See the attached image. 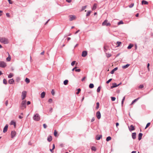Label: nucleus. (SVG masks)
Returning a JSON list of instances; mask_svg holds the SVG:
<instances>
[{"mask_svg": "<svg viewBox=\"0 0 153 153\" xmlns=\"http://www.w3.org/2000/svg\"><path fill=\"white\" fill-rule=\"evenodd\" d=\"M0 42L5 44H7L9 43L8 39L5 37H0Z\"/></svg>", "mask_w": 153, "mask_h": 153, "instance_id": "1", "label": "nucleus"}, {"mask_svg": "<svg viewBox=\"0 0 153 153\" xmlns=\"http://www.w3.org/2000/svg\"><path fill=\"white\" fill-rule=\"evenodd\" d=\"M33 120L36 121H39L40 119V115L36 113L34 114L33 117Z\"/></svg>", "mask_w": 153, "mask_h": 153, "instance_id": "2", "label": "nucleus"}, {"mask_svg": "<svg viewBox=\"0 0 153 153\" xmlns=\"http://www.w3.org/2000/svg\"><path fill=\"white\" fill-rule=\"evenodd\" d=\"M26 100H23L21 103V109H24L26 108Z\"/></svg>", "mask_w": 153, "mask_h": 153, "instance_id": "3", "label": "nucleus"}, {"mask_svg": "<svg viewBox=\"0 0 153 153\" xmlns=\"http://www.w3.org/2000/svg\"><path fill=\"white\" fill-rule=\"evenodd\" d=\"M103 26H110L111 24L109 22H108V20L106 19L102 23Z\"/></svg>", "mask_w": 153, "mask_h": 153, "instance_id": "4", "label": "nucleus"}, {"mask_svg": "<svg viewBox=\"0 0 153 153\" xmlns=\"http://www.w3.org/2000/svg\"><path fill=\"white\" fill-rule=\"evenodd\" d=\"M7 66L6 63L3 61H0V67L2 68H4Z\"/></svg>", "mask_w": 153, "mask_h": 153, "instance_id": "5", "label": "nucleus"}, {"mask_svg": "<svg viewBox=\"0 0 153 153\" xmlns=\"http://www.w3.org/2000/svg\"><path fill=\"white\" fill-rule=\"evenodd\" d=\"M26 92L25 91H22V100H23L26 97Z\"/></svg>", "mask_w": 153, "mask_h": 153, "instance_id": "6", "label": "nucleus"}, {"mask_svg": "<svg viewBox=\"0 0 153 153\" xmlns=\"http://www.w3.org/2000/svg\"><path fill=\"white\" fill-rule=\"evenodd\" d=\"M70 18L69 20L72 21L75 19L76 18V16L74 15H71L69 16Z\"/></svg>", "mask_w": 153, "mask_h": 153, "instance_id": "7", "label": "nucleus"}, {"mask_svg": "<svg viewBox=\"0 0 153 153\" xmlns=\"http://www.w3.org/2000/svg\"><path fill=\"white\" fill-rule=\"evenodd\" d=\"M96 116L98 119H100L101 117V115L100 111H98L97 112Z\"/></svg>", "mask_w": 153, "mask_h": 153, "instance_id": "8", "label": "nucleus"}, {"mask_svg": "<svg viewBox=\"0 0 153 153\" xmlns=\"http://www.w3.org/2000/svg\"><path fill=\"white\" fill-rule=\"evenodd\" d=\"M16 132L14 131H12L11 132V138H13L16 136Z\"/></svg>", "mask_w": 153, "mask_h": 153, "instance_id": "9", "label": "nucleus"}, {"mask_svg": "<svg viewBox=\"0 0 153 153\" xmlns=\"http://www.w3.org/2000/svg\"><path fill=\"white\" fill-rule=\"evenodd\" d=\"M8 126L7 124H6L5 127H4L3 130V132L4 133H5L6 132L7 130V128H8Z\"/></svg>", "mask_w": 153, "mask_h": 153, "instance_id": "10", "label": "nucleus"}, {"mask_svg": "<svg viewBox=\"0 0 153 153\" xmlns=\"http://www.w3.org/2000/svg\"><path fill=\"white\" fill-rule=\"evenodd\" d=\"M87 54V52L86 51H83L82 52V56L83 57H85Z\"/></svg>", "mask_w": 153, "mask_h": 153, "instance_id": "11", "label": "nucleus"}, {"mask_svg": "<svg viewBox=\"0 0 153 153\" xmlns=\"http://www.w3.org/2000/svg\"><path fill=\"white\" fill-rule=\"evenodd\" d=\"M10 124L13 125L14 127H15L16 126V123L14 120H12L10 123Z\"/></svg>", "mask_w": 153, "mask_h": 153, "instance_id": "12", "label": "nucleus"}, {"mask_svg": "<svg viewBox=\"0 0 153 153\" xmlns=\"http://www.w3.org/2000/svg\"><path fill=\"white\" fill-rule=\"evenodd\" d=\"M118 86L116 83H113L112 84V85L111 86V88H114Z\"/></svg>", "mask_w": 153, "mask_h": 153, "instance_id": "13", "label": "nucleus"}, {"mask_svg": "<svg viewBox=\"0 0 153 153\" xmlns=\"http://www.w3.org/2000/svg\"><path fill=\"white\" fill-rule=\"evenodd\" d=\"M142 136V133H140L139 134L138 139L139 140H141Z\"/></svg>", "mask_w": 153, "mask_h": 153, "instance_id": "14", "label": "nucleus"}, {"mask_svg": "<svg viewBox=\"0 0 153 153\" xmlns=\"http://www.w3.org/2000/svg\"><path fill=\"white\" fill-rule=\"evenodd\" d=\"M136 133L135 132L133 133L132 134V137L133 139H135L136 138Z\"/></svg>", "mask_w": 153, "mask_h": 153, "instance_id": "15", "label": "nucleus"}, {"mask_svg": "<svg viewBox=\"0 0 153 153\" xmlns=\"http://www.w3.org/2000/svg\"><path fill=\"white\" fill-rule=\"evenodd\" d=\"M129 129L130 131H132L135 129L134 127L132 125H131L130 126V128H129Z\"/></svg>", "mask_w": 153, "mask_h": 153, "instance_id": "16", "label": "nucleus"}, {"mask_svg": "<svg viewBox=\"0 0 153 153\" xmlns=\"http://www.w3.org/2000/svg\"><path fill=\"white\" fill-rule=\"evenodd\" d=\"M45 92H43L41 94V97L42 98H44L45 96Z\"/></svg>", "mask_w": 153, "mask_h": 153, "instance_id": "17", "label": "nucleus"}, {"mask_svg": "<svg viewBox=\"0 0 153 153\" xmlns=\"http://www.w3.org/2000/svg\"><path fill=\"white\" fill-rule=\"evenodd\" d=\"M8 54V57L6 58V60L7 61H10L11 60V56L8 53H7Z\"/></svg>", "mask_w": 153, "mask_h": 153, "instance_id": "18", "label": "nucleus"}, {"mask_svg": "<svg viewBox=\"0 0 153 153\" xmlns=\"http://www.w3.org/2000/svg\"><path fill=\"white\" fill-rule=\"evenodd\" d=\"M52 140V137L51 136H49L47 138V140L49 142H51Z\"/></svg>", "mask_w": 153, "mask_h": 153, "instance_id": "19", "label": "nucleus"}, {"mask_svg": "<svg viewBox=\"0 0 153 153\" xmlns=\"http://www.w3.org/2000/svg\"><path fill=\"white\" fill-rule=\"evenodd\" d=\"M118 68L117 67H116L113 69L111 71L110 73L111 74H113L114 72V71H116L117 69Z\"/></svg>", "mask_w": 153, "mask_h": 153, "instance_id": "20", "label": "nucleus"}, {"mask_svg": "<svg viewBox=\"0 0 153 153\" xmlns=\"http://www.w3.org/2000/svg\"><path fill=\"white\" fill-rule=\"evenodd\" d=\"M14 82V80L13 79H10L8 81V83L10 84H12Z\"/></svg>", "mask_w": 153, "mask_h": 153, "instance_id": "21", "label": "nucleus"}, {"mask_svg": "<svg viewBox=\"0 0 153 153\" xmlns=\"http://www.w3.org/2000/svg\"><path fill=\"white\" fill-rule=\"evenodd\" d=\"M140 99V98L139 97H138L137 98V99H135L134 100H133L131 104V105H132L133 104H134V102H136V101H137L139 99Z\"/></svg>", "mask_w": 153, "mask_h": 153, "instance_id": "22", "label": "nucleus"}, {"mask_svg": "<svg viewBox=\"0 0 153 153\" xmlns=\"http://www.w3.org/2000/svg\"><path fill=\"white\" fill-rule=\"evenodd\" d=\"M129 65H130V64H127L126 65L123 66L122 67L123 69H126V68H128L129 66Z\"/></svg>", "mask_w": 153, "mask_h": 153, "instance_id": "23", "label": "nucleus"}, {"mask_svg": "<svg viewBox=\"0 0 153 153\" xmlns=\"http://www.w3.org/2000/svg\"><path fill=\"white\" fill-rule=\"evenodd\" d=\"M97 4H94L92 7V10H95L97 8Z\"/></svg>", "mask_w": 153, "mask_h": 153, "instance_id": "24", "label": "nucleus"}, {"mask_svg": "<svg viewBox=\"0 0 153 153\" xmlns=\"http://www.w3.org/2000/svg\"><path fill=\"white\" fill-rule=\"evenodd\" d=\"M102 137V135L97 136L96 137V139L97 140H99Z\"/></svg>", "mask_w": 153, "mask_h": 153, "instance_id": "25", "label": "nucleus"}, {"mask_svg": "<svg viewBox=\"0 0 153 153\" xmlns=\"http://www.w3.org/2000/svg\"><path fill=\"white\" fill-rule=\"evenodd\" d=\"M134 45L133 44H130L127 47L128 49H130L133 47Z\"/></svg>", "mask_w": 153, "mask_h": 153, "instance_id": "26", "label": "nucleus"}, {"mask_svg": "<svg viewBox=\"0 0 153 153\" xmlns=\"http://www.w3.org/2000/svg\"><path fill=\"white\" fill-rule=\"evenodd\" d=\"M25 81L27 83H28L30 82V80L28 78H26Z\"/></svg>", "mask_w": 153, "mask_h": 153, "instance_id": "27", "label": "nucleus"}, {"mask_svg": "<svg viewBox=\"0 0 153 153\" xmlns=\"http://www.w3.org/2000/svg\"><path fill=\"white\" fill-rule=\"evenodd\" d=\"M68 80L66 79L64 81V82H63L64 84L65 85H66L68 84Z\"/></svg>", "mask_w": 153, "mask_h": 153, "instance_id": "28", "label": "nucleus"}, {"mask_svg": "<svg viewBox=\"0 0 153 153\" xmlns=\"http://www.w3.org/2000/svg\"><path fill=\"white\" fill-rule=\"evenodd\" d=\"M94 87V85L92 83H91L89 85V88H92Z\"/></svg>", "mask_w": 153, "mask_h": 153, "instance_id": "29", "label": "nucleus"}, {"mask_svg": "<svg viewBox=\"0 0 153 153\" xmlns=\"http://www.w3.org/2000/svg\"><path fill=\"white\" fill-rule=\"evenodd\" d=\"M13 74L12 73H10L8 76V78H11L13 76Z\"/></svg>", "mask_w": 153, "mask_h": 153, "instance_id": "30", "label": "nucleus"}, {"mask_svg": "<svg viewBox=\"0 0 153 153\" xmlns=\"http://www.w3.org/2000/svg\"><path fill=\"white\" fill-rule=\"evenodd\" d=\"M111 137L110 136H108L107 137L106 139V140L107 141H109L111 140Z\"/></svg>", "mask_w": 153, "mask_h": 153, "instance_id": "31", "label": "nucleus"}, {"mask_svg": "<svg viewBox=\"0 0 153 153\" xmlns=\"http://www.w3.org/2000/svg\"><path fill=\"white\" fill-rule=\"evenodd\" d=\"M106 56L108 58L110 57L111 56V54L110 53H106Z\"/></svg>", "mask_w": 153, "mask_h": 153, "instance_id": "32", "label": "nucleus"}, {"mask_svg": "<svg viewBox=\"0 0 153 153\" xmlns=\"http://www.w3.org/2000/svg\"><path fill=\"white\" fill-rule=\"evenodd\" d=\"M96 105H97V106L96 107V108L97 109H98V108H99V105H100L99 103V102H97L96 103Z\"/></svg>", "mask_w": 153, "mask_h": 153, "instance_id": "33", "label": "nucleus"}, {"mask_svg": "<svg viewBox=\"0 0 153 153\" xmlns=\"http://www.w3.org/2000/svg\"><path fill=\"white\" fill-rule=\"evenodd\" d=\"M91 149L92 151H95L96 150V147L94 146H92L91 147Z\"/></svg>", "mask_w": 153, "mask_h": 153, "instance_id": "34", "label": "nucleus"}, {"mask_svg": "<svg viewBox=\"0 0 153 153\" xmlns=\"http://www.w3.org/2000/svg\"><path fill=\"white\" fill-rule=\"evenodd\" d=\"M3 82L5 85H6L7 84V81L6 80V79H4L3 80Z\"/></svg>", "mask_w": 153, "mask_h": 153, "instance_id": "35", "label": "nucleus"}, {"mask_svg": "<svg viewBox=\"0 0 153 153\" xmlns=\"http://www.w3.org/2000/svg\"><path fill=\"white\" fill-rule=\"evenodd\" d=\"M91 11H88L86 15V16H89L91 13Z\"/></svg>", "mask_w": 153, "mask_h": 153, "instance_id": "36", "label": "nucleus"}, {"mask_svg": "<svg viewBox=\"0 0 153 153\" xmlns=\"http://www.w3.org/2000/svg\"><path fill=\"white\" fill-rule=\"evenodd\" d=\"M100 88H101L100 86L98 87L97 88V92L99 93L100 92Z\"/></svg>", "mask_w": 153, "mask_h": 153, "instance_id": "37", "label": "nucleus"}, {"mask_svg": "<svg viewBox=\"0 0 153 153\" xmlns=\"http://www.w3.org/2000/svg\"><path fill=\"white\" fill-rule=\"evenodd\" d=\"M123 24V21H121L119 22H118L117 24L118 25H119L120 24Z\"/></svg>", "mask_w": 153, "mask_h": 153, "instance_id": "38", "label": "nucleus"}, {"mask_svg": "<svg viewBox=\"0 0 153 153\" xmlns=\"http://www.w3.org/2000/svg\"><path fill=\"white\" fill-rule=\"evenodd\" d=\"M125 97H124L123 99H122V102H121V104H122V105L123 103V102H124V101L125 100Z\"/></svg>", "mask_w": 153, "mask_h": 153, "instance_id": "39", "label": "nucleus"}, {"mask_svg": "<svg viewBox=\"0 0 153 153\" xmlns=\"http://www.w3.org/2000/svg\"><path fill=\"white\" fill-rule=\"evenodd\" d=\"M117 46L118 47L120 46V44H121V42L118 41L117 42Z\"/></svg>", "mask_w": 153, "mask_h": 153, "instance_id": "40", "label": "nucleus"}, {"mask_svg": "<svg viewBox=\"0 0 153 153\" xmlns=\"http://www.w3.org/2000/svg\"><path fill=\"white\" fill-rule=\"evenodd\" d=\"M57 134V132L56 130H55L54 132V135L55 136H56Z\"/></svg>", "mask_w": 153, "mask_h": 153, "instance_id": "41", "label": "nucleus"}, {"mask_svg": "<svg viewBox=\"0 0 153 153\" xmlns=\"http://www.w3.org/2000/svg\"><path fill=\"white\" fill-rule=\"evenodd\" d=\"M86 7H87L86 6H85L82 7V10H85V8H86Z\"/></svg>", "mask_w": 153, "mask_h": 153, "instance_id": "42", "label": "nucleus"}, {"mask_svg": "<svg viewBox=\"0 0 153 153\" xmlns=\"http://www.w3.org/2000/svg\"><path fill=\"white\" fill-rule=\"evenodd\" d=\"M52 99H49L48 100L49 103H51L52 102Z\"/></svg>", "mask_w": 153, "mask_h": 153, "instance_id": "43", "label": "nucleus"}, {"mask_svg": "<svg viewBox=\"0 0 153 153\" xmlns=\"http://www.w3.org/2000/svg\"><path fill=\"white\" fill-rule=\"evenodd\" d=\"M150 123H148L146 125V126L145 128L146 129L150 125Z\"/></svg>", "mask_w": 153, "mask_h": 153, "instance_id": "44", "label": "nucleus"}, {"mask_svg": "<svg viewBox=\"0 0 153 153\" xmlns=\"http://www.w3.org/2000/svg\"><path fill=\"white\" fill-rule=\"evenodd\" d=\"M134 5V3H132L129 5V7L130 8L132 7Z\"/></svg>", "mask_w": 153, "mask_h": 153, "instance_id": "45", "label": "nucleus"}, {"mask_svg": "<svg viewBox=\"0 0 153 153\" xmlns=\"http://www.w3.org/2000/svg\"><path fill=\"white\" fill-rule=\"evenodd\" d=\"M111 100L112 101H114L116 99V98H115V97H111Z\"/></svg>", "mask_w": 153, "mask_h": 153, "instance_id": "46", "label": "nucleus"}, {"mask_svg": "<svg viewBox=\"0 0 153 153\" xmlns=\"http://www.w3.org/2000/svg\"><path fill=\"white\" fill-rule=\"evenodd\" d=\"M104 51L105 52H106L107 51V49L106 48V47L105 46L104 47Z\"/></svg>", "mask_w": 153, "mask_h": 153, "instance_id": "47", "label": "nucleus"}, {"mask_svg": "<svg viewBox=\"0 0 153 153\" xmlns=\"http://www.w3.org/2000/svg\"><path fill=\"white\" fill-rule=\"evenodd\" d=\"M51 93L52 95H53L54 94L55 92H54V90L53 89H52V91H51Z\"/></svg>", "mask_w": 153, "mask_h": 153, "instance_id": "48", "label": "nucleus"}, {"mask_svg": "<svg viewBox=\"0 0 153 153\" xmlns=\"http://www.w3.org/2000/svg\"><path fill=\"white\" fill-rule=\"evenodd\" d=\"M75 62H76L75 61H73V62H72L71 63V65L73 66L75 64Z\"/></svg>", "mask_w": 153, "mask_h": 153, "instance_id": "49", "label": "nucleus"}, {"mask_svg": "<svg viewBox=\"0 0 153 153\" xmlns=\"http://www.w3.org/2000/svg\"><path fill=\"white\" fill-rule=\"evenodd\" d=\"M112 79H109L108 80L106 83L107 84L108 83L110 82H111V80H112Z\"/></svg>", "mask_w": 153, "mask_h": 153, "instance_id": "50", "label": "nucleus"}, {"mask_svg": "<svg viewBox=\"0 0 153 153\" xmlns=\"http://www.w3.org/2000/svg\"><path fill=\"white\" fill-rule=\"evenodd\" d=\"M75 71L76 72H79L80 71V69H75Z\"/></svg>", "mask_w": 153, "mask_h": 153, "instance_id": "51", "label": "nucleus"}, {"mask_svg": "<svg viewBox=\"0 0 153 153\" xmlns=\"http://www.w3.org/2000/svg\"><path fill=\"white\" fill-rule=\"evenodd\" d=\"M81 91V89L80 88H79L78 89V91L77 92H76V94H79V93L80 92V91Z\"/></svg>", "mask_w": 153, "mask_h": 153, "instance_id": "52", "label": "nucleus"}, {"mask_svg": "<svg viewBox=\"0 0 153 153\" xmlns=\"http://www.w3.org/2000/svg\"><path fill=\"white\" fill-rule=\"evenodd\" d=\"M7 1L9 2V3L10 4H13V2L12 1H11V0H7Z\"/></svg>", "mask_w": 153, "mask_h": 153, "instance_id": "53", "label": "nucleus"}, {"mask_svg": "<svg viewBox=\"0 0 153 153\" xmlns=\"http://www.w3.org/2000/svg\"><path fill=\"white\" fill-rule=\"evenodd\" d=\"M43 127L44 128H46L47 127V126L45 124H44L43 125Z\"/></svg>", "mask_w": 153, "mask_h": 153, "instance_id": "54", "label": "nucleus"}, {"mask_svg": "<svg viewBox=\"0 0 153 153\" xmlns=\"http://www.w3.org/2000/svg\"><path fill=\"white\" fill-rule=\"evenodd\" d=\"M8 104V101L7 100L5 101V104L6 106H7Z\"/></svg>", "mask_w": 153, "mask_h": 153, "instance_id": "55", "label": "nucleus"}, {"mask_svg": "<svg viewBox=\"0 0 153 153\" xmlns=\"http://www.w3.org/2000/svg\"><path fill=\"white\" fill-rule=\"evenodd\" d=\"M139 87L140 88H142L143 87V85H141L139 86Z\"/></svg>", "mask_w": 153, "mask_h": 153, "instance_id": "56", "label": "nucleus"}, {"mask_svg": "<svg viewBox=\"0 0 153 153\" xmlns=\"http://www.w3.org/2000/svg\"><path fill=\"white\" fill-rule=\"evenodd\" d=\"M94 120H95V118H94V117H93L92 118L91 120V122H93L94 121Z\"/></svg>", "mask_w": 153, "mask_h": 153, "instance_id": "57", "label": "nucleus"}, {"mask_svg": "<svg viewBox=\"0 0 153 153\" xmlns=\"http://www.w3.org/2000/svg\"><path fill=\"white\" fill-rule=\"evenodd\" d=\"M148 4V2L146 1H144V4Z\"/></svg>", "mask_w": 153, "mask_h": 153, "instance_id": "58", "label": "nucleus"}, {"mask_svg": "<svg viewBox=\"0 0 153 153\" xmlns=\"http://www.w3.org/2000/svg\"><path fill=\"white\" fill-rule=\"evenodd\" d=\"M149 65H150V64L149 63H148L147 64V68H148V71L149 70Z\"/></svg>", "mask_w": 153, "mask_h": 153, "instance_id": "59", "label": "nucleus"}, {"mask_svg": "<svg viewBox=\"0 0 153 153\" xmlns=\"http://www.w3.org/2000/svg\"><path fill=\"white\" fill-rule=\"evenodd\" d=\"M85 78H86V77H83V78L82 79H81L82 81V82L83 81L85 80Z\"/></svg>", "mask_w": 153, "mask_h": 153, "instance_id": "60", "label": "nucleus"}, {"mask_svg": "<svg viewBox=\"0 0 153 153\" xmlns=\"http://www.w3.org/2000/svg\"><path fill=\"white\" fill-rule=\"evenodd\" d=\"M28 144L29 145H32V143L30 141H29L28 143Z\"/></svg>", "mask_w": 153, "mask_h": 153, "instance_id": "61", "label": "nucleus"}, {"mask_svg": "<svg viewBox=\"0 0 153 153\" xmlns=\"http://www.w3.org/2000/svg\"><path fill=\"white\" fill-rule=\"evenodd\" d=\"M66 1L68 3H70L71 1V0H66Z\"/></svg>", "mask_w": 153, "mask_h": 153, "instance_id": "62", "label": "nucleus"}, {"mask_svg": "<svg viewBox=\"0 0 153 153\" xmlns=\"http://www.w3.org/2000/svg\"><path fill=\"white\" fill-rule=\"evenodd\" d=\"M6 15L8 17H10V15H9V14L8 13H7L6 14Z\"/></svg>", "mask_w": 153, "mask_h": 153, "instance_id": "63", "label": "nucleus"}, {"mask_svg": "<svg viewBox=\"0 0 153 153\" xmlns=\"http://www.w3.org/2000/svg\"><path fill=\"white\" fill-rule=\"evenodd\" d=\"M30 104V102L29 101H28L27 102V105H29Z\"/></svg>", "mask_w": 153, "mask_h": 153, "instance_id": "64", "label": "nucleus"}]
</instances>
